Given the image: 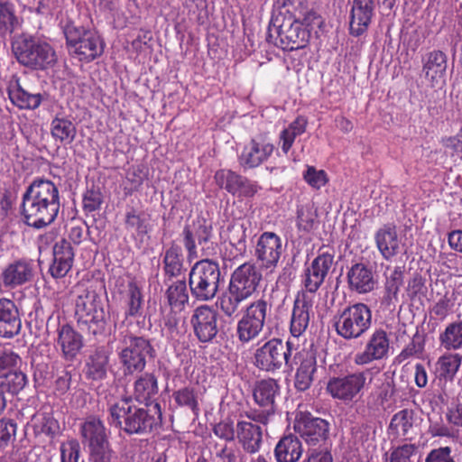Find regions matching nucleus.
I'll list each match as a JSON object with an SVG mask.
<instances>
[{
  "instance_id": "obj_1",
  "label": "nucleus",
  "mask_w": 462,
  "mask_h": 462,
  "mask_svg": "<svg viewBox=\"0 0 462 462\" xmlns=\"http://www.w3.org/2000/svg\"><path fill=\"white\" fill-rule=\"evenodd\" d=\"M60 208V190L50 180H33L23 194L22 216L24 223L35 229L51 225L57 218Z\"/></svg>"
},
{
  "instance_id": "obj_2",
  "label": "nucleus",
  "mask_w": 462,
  "mask_h": 462,
  "mask_svg": "<svg viewBox=\"0 0 462 462\" xmlns=\"http://www.w3.org/2000/svg\"><path fill=\"white\" fill-rule=\"evenodd\" d=\"M107 418L111 426L129 435H144L162 424L161 406L155 402L152 409L138 407L132 398H122L108 406Z\"/></svg>"
},
{
  "instance_id": "obj_3",
  "label": "nucleus",
  "mask_w": 462,
  "mask_h": 462,
  "mask_svg": "<svg viewBox=\"0 0 462 462\" xmlns=\"http://www.w3.org/2000/svg\"><path fill=\"white\" fill-rule=\"evenodd\" d=\"M285 5L284 0H276L268 29L269 38L276 36L274 44L282 50L293 51L306 46L310 37V29L303 28L298 14L293 13L291 4ZM293 5V3H292Z\"/></svg>"
},
{
  "instance_id": "obj_4",
  "label": "nucleus",
  "mask_w": 462,
  "mask_h": 462,
  "mask_svg": "<svg viewBox=\"0 0 462 462\" xmlns=\"http://www.w3.org/2000/svg\"><path fill=\"white\" fill-rule=\"evenodd\" d=\"M11 49L18 63L33 70L48 69L57 61L54 48L43 36L15 33L11 38Z\"/></svg>"
},
{
  "instance_id": "obj_5",
  "label": "nucleus",
  "mask_w": 462,
  "mask_h": 462,
  "mask_svg": "<svg viewBox=\"0 0 462 462\" xmlns=\"http://www.w3.org/2000/svg\"><path fill=\"white\" fill-rule=\"evenodd\" d=\"M75 302V317L78 328L93 337L106 333L107 319L101 296L91 287H79Z\"/></svg>"
},
{
  "instance_id": "obj_6",
  "label": "nucleus",
  "mask_w": 462,
  "mask_h": 462,
  "mask_svg": "<svg viewBox=\"0 0 462 462\" xmlns=\"http://www.w3.org/2000/svg\"><path fill=\"white\" fill-rule=\"evenodd\" d=\"M117 340L118 357L125 374L143 372L147 362L156 356L150 339L134 335L127 329L120 331Z\"/></svg>"
},
{
  "instance_id": "obj_7",
  "label": "nucleus",
  "mask_w": 462,
  "mask_h": 462,
  "mask_svg": "<svg viewBox=\"0 0 462 462\" xmlns=\"http://www.w3.org/2000/svg\"><path fill=\"white\" fill-rule=\"evenodd\" d=\"M332 322L337 334L342 338L358 339L372 325V311L365 303H355L338 310Z\"/></svg>"
},
{
  "instance_id": "obj_8",
  "label": "nucleus",
  "mask_w": 462,
  "mask_h": 462,
  "mask_svg": "<svg viewBox=\"0 0 462 462\" xmlns=\"http://www.w3.org/2000/svg\"><path fill=\"white\" fill-rule=\"evenodd\" d=\"M292 339H288L285 344L280 338H271L256 348L254 354V365L261 371L275 373L283 365L293 369L296 362L292 360V355L296 352Z\"/></svg>"
},
{
  "instance_id": "obj_9",
  "label": "nucleus",
  "mask_w": 462,
  "mask_h": 462,
  "mask_svg": "<svg viewBox=\"0 0 462 462\" xmlns=\"http://www.w3.org/2000/svg\"><path fill=\"white\" fill-rule=\"evenodd\" d=\"M220 277V268L217 261L206 258L197 262L189 275L191 295L197 300H211L218 291Z\"/></svg>"
},
{
  "instance_id": "obj_10",
  "label": "nucleus",
  "mask_w": 462,
  "mask_h": 462,
  "mask_svg": "<svg viewBox=\"0 0 462 462\" xmlns=\"http://www.w3.org/2000/svg\"><path fill=\"white\" fill-rule=\"evenodd\" d=\"M268 305L267 300L262 297L243 310L236 329L241 343H249L260 335L266 321Z\"/></svg>"
},
{
  "instance_id": "obj_11",
  "label": "nucleus",
  "mask_w": 462,
  "mask_h": 462,
  "mask_svg": "<svg viewBox=\"0 0 462 462\" xmlns=\"http://www.w3.org/2000/svg\"><path fill=\"white\" fill-rule=\"evenodd\" d=\"M366 373L356 371L331 376L326 386L327 393L346 404L355 402L366 386Z\"/></svg>"
},
{
  "instance_id": "obj_12",
  "label": "nucleus",
  "mask_w": 462,
  "mask_h": 462,
  "mask_svg": "<svg viewBox=\"0 0 462 462\" xmlns=\"http://www.w3.org/2000/svg\"><path fill=\"white\" fill-rule=\"evenodd\" d=\"M294 430L309 446L325 441L329 434V423L310 412H300L294 421Z\"/></svg>"
},
{
  "instance_id": "obj_13",
  "label": "nucleus",
  "mask_w": 462,
  "mask_h": 462,
  "mask_svg": "<svg viewBox=\"0 0 462 462\" xmlns=\"http://www.w3.org/2000/svg\"><path fill=\"white\" fill-rule=\"evenodd\" d=\"M195 337L201 343L212 342L218 334V313L208 305L196 308L190 317Z\"/></svg>"
},
{
  "instance_id": "obj_14",
  "label": "nucleus",
  "mask_w": 462,
  "mask_h": 462,
  "mask_svg": "<svg viewBox=\"0 0 462 462\" xmlns=\"http://www.w3.org/2000/svg\"><path fill=\"white\" fill-rule=\"evenodd\" d=\"M283 247L282 238L273 232H263L258 238L254 256L260 267L273 270L279 263Z\"/></svg>"
},
{
  "instance_id": "obj_15",
  "label": "nucleus",
  "mask_w": 462,
  "mask_h": 462,
  "mask_svg": "<svg viewBox=\"0 0 462 462\" xmlns=\"http://www.w3.org/2000/svg\"><path fill=\"white\" fill-rule=\"evenodd\" d=\"M262 277L257 266L253 263L246 262L231 273L228 286L249 299L257 291Z\"/></svg>"
},
{
  "instance_id": "obj_16",
  "label": "nucleus",
  "mask_w": 462,
  "mask_h": 462,
  "mask_svg": "<svg viewBox=\"0 0 462 462\" xmlns=\"http://www.w3.org/2000/svg\"><path fill=\"white\" fill-rule=\"evenodd\" d=\"M390 340L387 333L382 329H375L367 339L363 351L354 356L356 365H365L374 361L383 360L388 356Z\"/></svg>"
},
{
  "instance_id": "obj_17",
  "label": "nucleus",
  "mask_w": 462,
  "mask_h": 462,
  "mask_svg": "<svg viewBox=\"0 0 462 462\" xmlns=\"http://www.w3.org/2000/svg\"><path fill=\"white\" fill-rule=\"evenodd\" d=\"M334 263V254L328 252L319 254L305 269L302 283L310 293L316 292L329 273Z\"/></svg>"
},
{
  "instance_id": "obj_18",
  "label": "nucleus",
  "mask_w": 462,
  "mask_h": 462,
  "mask_svg": "<svg viewBox=\"0 0 462 462\" xmlns=\"http://www.w3.org/2000/svg\"><path fill=\"white\" fill-rule=\"evenodd\" d=\"M6 92L11 103L20 110H35L47 100L46 93H32L24 89L20 79L14 76L8 82Z\"/></svg>"
},
{
  "instance_id": "obj_19",
  "label": "nucleus",
  "mask_w": 462,
  "mask_h": 462,
  "mask_svg": "<svg viewBox=\"0 0 462 462\" xmlns=\"http://www.w3.org/2000/svg\"><path fill=\"white\" fill-rule=\"evenodd\" d=\"M347 284L350 291L358 294H366L373 291L378 281L373 267L365 263H356L346 273Z\"/></svg>"
},
{
  "instance_id": "obj_20",
  "label": "nucleus",
  "mask_w": 462,
  "mask_h": 462,
  "mask_svg": "<svg viewBox=\"0 0 462 462\" xmlns=\"http://www.w3.org/2000/svg\"><path fill=\"white\" fill-rule=\"evenodd\" d=\"M292 360L296 362L295 365L300 363L295 374L294 386L298 391L304 392L311 386L314 374L317 372L316 350L312 348L296 350Z\"/></svg>"
},
{
  "instance_id": "obj_21",
  "label": "nucleus",
  "mask_w": 462,
  "mask_h": 462,
  "mask_svg": "<svg viewBox=\"0 0 462 462\" xmlns=\"http://www.w3.org/2000/svg\"><path fill=\"white\" fill-rule=\"evenodd\" d=\"M273 150V143L263 139H252L238 156L239 165L245 170L256 168L271 157Z\"/></svg>"
},
{
  "instance_id": "obj_22",
  "label": "nucleus",
  "mask_w": 462,
  "mask_h": 462,
  "mask_svg": "<svg viewBox=\"0 0 462 462\" xmlns=\"http://www.w3.org/2000/svg\"><path fill=\"white\" fill-rule=\"evenodd\" d=\"M57 349L66 361H74L84 346L83 336L69 324L57 328Z\"/></svg>"
},
{
  "instance_id": "obj_23",
  "label": "nucleus",
  "mask_w": 462,
  "mask_h": 462,
  "mask_svg": "<svg viewBox=\"0 0 462 462\" xmlns=\"http://www.w3.org/2000/svg\"><path fill=\"white\" fill-rule=\"evenodd\" d=\"M375 13L374 0H353L350 11L349 32L355 37L364 34Z\"/></svg>"
},
{
  "instance_id": "obj_24",
  "label": "nucleus",
  "mask_w": 462,
  "mask_h": 462,
  "mask_svg": "<svg viewBox=\"0 0 462 462\" xmlns=\"http://www.w3.org/2000/svg\"><path fill=\"white\" fill-rule=\"evenodd\" d=\"M53 260L49 273L55 278H63L71 270L74 262V249L69 241L62 238L52 248Z\"/></svg>"
},
{
  "instance_id": "obj_25",
  "label": "nucleus",
  "mask_w": 462,
  "mask_h": 462,
  "mask_svg": "<svg viewBox=\"0 0 462 462\" xmlns=\"http://www.w3.org/2000/svg\"><path fill=\"white\" fill-rule=\"evenodd\" d=\"M33 276L32 262L21 259L9 263L1 273L0 281L5 288L14 289L30 282Z\"/></svg>"
},
{
  "instance_id": "obj_26",
  "label": "nucleus",
  "mask_w": 462,
  "mask_h": 462,
  "mask_svg": "<svg viewBox=\"0 0 462 462\" xmlns=\"http://www.w3.org/2000/svg\"><path fill=\"white\" fill-rule=\"evenodd\" d=\"M22 321L15 303L8 299H0V337L13 338L20 333Z\"/></svg>"
},
{
  "instance_id": "obj_27",
  "label": "nucleus",
  "mask_w": 462,
  "mask_h": 462,
  "mask_svg": "<svg viewBox=\"0 0 462 462\" xmlns=\"http://www.w3.org/2000/svg\"><path fill=\"white\" fill-rule=\"evenodd\" d=\"M311 312L312 300L305 294L298 296L294 300L290 324V332L294 338L306 331Z\"/></svg>"
},
{
  "instance_id": "obj_28",
  "label": "nucleus",
  "mask_w": 462,
  "mask_h": 462,
  "mask_svg": "<svg viewBox=\"0 0 462 462\" xmlns=\"http://www.w3.org/2000/svg\"><path fill=\"white\" fill-rule=\"evenodd\" d=\"M374 240L383 259L390 260L399 254L401 239L394 224L388 223L380 227L374 234Z\"/></svg>"
},
{
  "instance_id": "obj_29",
  "label": "nucleus",
  "mask_w": 462,
  "mask_h": 462,
  "mask_svg": "<svg viewBox=\"0 0 462 462\" xmlns=\"http://www.w3.org/2000/svg\"><path fill=\"white\" fill-rule=\"evenodd\" d=\"M236 437L245 452L255 454L263 443V430L252 421L239 420L236 424Z\"/></svg>"
},
{
  "instance_id": "obj_30",
  "label": "nucleus",
  "mask_w": 462,
  "mask_h": 462,
  "mask_svg": "<svg viewBox=\"0 0 462 462\" xmlns=\"http://www.w3.org/2000/svg\"><path fill=\"white\" fill-rule=\"evenodd\" d=\"M447 56L439 50L430 51L422 58V71L434 87L445 80Z\"/></svg>"
},
{
  "instance_id": "obj_31",
  "label": "nucleus",
  "mask_w": 462,
  "mask_h": 462,
  "mask_svg": "<svg viewBox=\"0 0 462 462\" xmlns=\"http://www.w3.org/2000/svg\"><path fill=\"white\" fill-rule=\"evenodd\" d=\"M158 393V379L153 373H143L134 382L133 398L139 403L153 404Z\"/></svg>"
},
{
  "instance_id": "obj_32",
  "label": "nucleus",
  "mask_w": 462,
  "mask_h": 462,
  "mask_svg": "<svg viewBox=\"0 0 462 462\" xmlns=\"http://www.w3.org/2000/svg\"><path fill=\"white\" fill-rule=\"evenodd\" d=\"M281 387L277 380L266 378L256 381L253 389L254 402L265 409H275V400L280 395Z\"/></svg>"
},
{
  "instance_id": "obj_33",
  "label": "nucleus",
  "mask_w": 462,
  "mask_h": 462,
  "mask_svg": "<svg viewBox=\"0 0 462 462\" xmlns=\"http://www.w3.org/2000/svg\"><path fill=\"white\" fill-rule=\"evenodd\" d=\"M184 269V259L180 245L171 243L162 253L164 283L179 277Z\"/></svg>"
},
{
  "instance_id": "obj_34",
  "label": "nucleus",
  "mask_w": 462,
  "mask_h": 462,
  "mask_svg": "<svg viewBox=\"0 0 462 462\" xmlns=\"http://www.w3.org/2000/svg\"><path fill=\"white\" fill-rule=\"evenodd\" d=\"M303 452L302 444L293 434L282 437L275 446L274 457L277 462H297Z\"/></svg>"
},
{
  "instance_id": "obj_35",
  "label": "nucleus",
  "mask_w": 462,
  "mask_h": 462,
  "mask_svg": "<svg viewBox=\"0 0 462 462\" xmlns=\"http://www.w3.org/2000/svg\"><path fill=\"white\" fill-rule=\"evenodd\" d=\"M201 397L202 393L198 384H189L172 393V398L178 407L188 409L195 415L199 414Z\"/></svg>"
},
{
  "instance_id": "obj_36",
  "label": "nucleus",
  "mask_w": 462,
  "mask_h": 462,
  "mask_svg": "<svg viewBox=\"0 0 462 462\" xmlns=\"http://www.w3.org/2000/svg\"><path fill=\"white\" fill-rule=\"evenodd\" d=\"M79 46L78 57L80 60L89 62L101 56L104 52L105 42L96 31L87 32L83 42Z\"/></svg>"
},
{
  "instance_id": "obj_37",
  "label": "nucleus",
  "mask_w": 462,
  "mask_h": 462,
  "mask_svg": "<svg viewBox=\"0 0 462 462\" xmlns=\"http://www.w3.org/2000/svg\"><path fill=\"white\" fill-rule=\"evenodd\" d=\"M246 300L248 299L242 293L227 286L226 291L218 298L217 305L226 317L235 319L242 313L241 305Z\"/></svg>"
},
{
  "instance_id": "obj_38",
  "label": "nucleus",
  "mask_w": 462,
  "mask_h": 462,
  "mask_svg": "<svg viewBox=\"0 0 462 462\" xmlns=\"http://www.w3.org/2000/svg\"><path fill=\"white\" fill-rule=\"evenodd\" d=\"M51 134L60 144H70L77 134L76 125L65 116L57 115L51 122Z\"/></svg>"
},
{
  "instance_id": "obj_39",
  "label": "nucleus",
  "mask_w": 462,
  "mask_h": 462,
  "mask_svg": "<svg viewBox=\"0 0 462 462\" xmlns=\"http://www.w3.org/2000/svg\"><path fill=\"white\" fill-rule=\"evenodd\" d=\"M22 19L15 14L13 4L0 3V36L2 38L15 34V32L22 26Z\"/></svg>"
},
{
  "instance_id": "obj_40",
  "label": "nucleus",
  "mask_w": 462,
  "mask_h": 462,
  "mask_svg": "<svg viewBox=\"0 0 462 462\" xmlns=\"http://www.w3.org/2000/svg\"><path fill=\"white\" fill-rule=\"evenodd\" d=\"M60 27L65 36L66 43L71 52L78 55L79 46L83 42V37L87 32H91L92 30L86 29L82 26H76L75 23L69 19H61Z\"/></svg>"
},
{
  "instance_id": "obj_41",
  "label": "nucleus",
  "mask_w": 462,
  "mask_h": 462,
  "mask_svg": "<svg viewBox=\"0 0 462 462\" xmlns=\"http://www.w3.org/2000/svg\"><path fill=\"white\" fill-rule=\"evenodd\" d=\"M285 5L292 4L291 8L294 7L293 13L291 14H298L299 21L303 28H310V32L315 28H319L322 24L321 17L314 11L310 10L306 3V0H284Z\"/></svg>"
},
{
  "instance_id": "obj_42",
  "label": "nucleus",
  "mask_w": 462,
  "mask_h": 462,
  "mask_svg": "<svg viewBox=\"0 0 462 462\" xmlns=\"http://www.w3.org/2000/svg\"><path fill=\"white\" fill-rule=\"evenodd\" d=\"M81 435L88 448L107 441L103 422L95 417L88 419L82 424Z\"/></svg>"
},
{
  "instance_id": "obj_43",
  "label": "nucleus",
  "mask_w": 462,
  "mask_h": 462,
  "mask_svg": "<svg viewBox=\"0 0 462 462\" xmlns=\"http://www.w3.org/2000/svg\"><path fill=\"white\" fill-rule=\"evenodd\" d=\"M123 299L125 307V315L126 318L137 317L142 314L143 299L141 289L136 282H128Z\"/></svg>"
},
{
  "instance_id": "obj_44",
  "label": "nucleus",
  "mask_w": 462,
  "mask_h": 462,
  "mask_svg": "<svg viewBox=\"0 0 462 462\" xmlns=\"http://www.w3.org/2000/svg\"><path fill=\"white\" fill-rule=\"evenodd\" d=\"M416 420L415 411L412 409H403L392 417L389 428L397 435L406 437L412 432Z\"/></svg>"
},
{
  "instance_id": "obj_45",
  "label": "nucleus",
  "mask_w": 462,
  "mask_h": 462,
  "mask_svg": "<svg viewBox=\"0 0 462 462\" xmlns=\"http://www.w3.org/2000/svg\"><path fill=\"white\" fill-rule=\"evenodd\" d=\"M167 302L172 310H181L189 302V293L185 280H178L171 283L166 291Z\"/></svg>"
},
{
  "instance_id": "obj_46",
  "label": "nucleus",
  "mask_w": 462,
  "mask_h": 462,
  "mask_svg": "<svg viewBox=\"0 0 462 462\" xmlns=\"http://www.w3.org/2000/svg\"><path fill=\"white\" fill-rule=\"evenodd\" d=\"M33 432L36 436L45 435L51 439H54L60 432L58 420L51 414L38 413L32 420Z\"/></svg>"
},
{
  "instance_id": "obj_47",
  "label": "nucleus",
  "mask_w": 462,
  "mask_h": 462,
  "mask_svg": "<svg viewBox=\"0 0 462 462\" xmlns=\"http://www.w3.org/2000/svg\"><path fill=\"white\" fill-rule=\"evenodd\" d=\"M149 219L150 216L144 211L131 208L125 212V226L127 230L143 236L148 234Z\"/></svg>"
},
{
  "instance_id": "obj_48",
  "label": "nucleus",
  "mask_w": 462,
  "mask_h": 462,
  "mask_svg": "<svg viewBox=\"0 0 462 462\" xmlns=\"http://www.w3.org/2000/svg\"><path fill=\"white\" fill-rule=\"evenodd\" d=\"M403 270L401 266H396L389 275H386L384 284L385 295L383 302L387 305L394 304L398 301V293L403 283Z\"/></svg>"
},
{
  "instance_id": "obj_49",
  "label": "nucleus",
  "mask_w": 462,
  "mask_h": 462,
  "mask_svg": "<svg viewBox=\"0 0 462 462\" xmlns=\"http://www.w3.org/2000/svg\"><path fill=\"white\" fill-rule=\"evenodd\" d=\"M27 383V376L21 371L12 370L0 374V390L5 393L16 394L22 391Z\"/></svg>"
},
{
  "instance_id": "obj_50",
  "label": "nucleus",
  "mask_w": 462,
  "mask_h": 462,
  "mask_svg": "<svg viewBox=\"0 0 462 462\" xmlns=\"http://www.w3.org/2000/svg\"><path fill=\"white\" fill-rule=\"evenodd\" d=\"M108 356L104 350L95 351L87 362V376L93 380H100L106 375Z\"/></svg>"
},
{
  "instance_id": "obj_51",
  "label": "nucleus",
  "mask_w": 462,
  "mask_h": 462,
  "mask_svg": "<svg viewBox=\"0 0 462 462\" xmlns=\"http://www.w3.org/2000/svg\"><path fill=\"white\" fill-rule=\"evenodd\" d=\"M440 346L445 349H458L462 346V321L448 324L439 335Z\"/></svg>"
},
{
  "instance_id": "obj_52",
  "label": "nucleus",
  "mask_w": 462,
  "mask_h": 462,
  "mask_svg": "<svg viewBox=\"0 0 462 462\" xmlns=\"http://www.w3.org/2000/svg\"><path fill=\"white\" fill-rule=\"evenodd\" d=\"M461 365L458 354H448L440 356L436 364L439 377L452 380Z\"/></svg>"
},
{
  "instance_id": "obj_53",
  "label": "nucleus",
  "mask_w": 462,
  "mask_h": 462,
  "mask_svg": "<svg viewBox=\"0 0 462 462\" xmlns=\"http://www.w3.org/2000/svg\"><path fill=\"white\" fill-rule=\"evenodd\" d=\"M241 178V175L226 169L218 170L214 175L216 184L232 195L237 193V187Z\"/></svg>"
},
{
  "instance_id": "obj_54",
  "label": "nucleus",
  "mask_w": 462,
  "mask_h": 462,
  "mask_svg": "<svg viewBox=\"0 0 462 462\" xmlns=\"http://www.w3.org/2000/svg\"><path fill=\"white\" fill-rule=\"evenodd\" d=\"M317 219V212L310 205H301L297 208L296 226L300 231L310 232Z\"/></svg>"
},
{
  "instance_id": "obj_55",
  "label": "nucleus",
  "mask_w": 462,
  "mask_h": 462,
  "mask_svg": "<svg viewBox=\"0 0 462 462\" xmlns=\"http://www.w3.org/2000/svg\"><path fill=\"white\" fill-rule=\"evenodd\" d=\"M104 195L98 187L92 185L83 194L82 208L86 214L97 211L101 208Z\"/></svg>"
},
{
  "instance_id": "obj_56",
  "label": "nucleus",
  "mask_w": 462,
  "mask_h": 462,
  "mask_svg": "<svg viewBox=\"0 0 462 462\" xmlns=\"http://www.w3.org/2000/svg\"><path fill=\"white\" fill-rule=\"evenodd\" d=\"M247 222L236 220L227 226L228 244H236L241 250L242 245H246Z\"/></svg>"
},
{
  "instance_id": "obj_57",
  "label": "nucleus",
  "mask_w": 462,
  "mask_h": 462,
  "mask_svg": "<svg viewBox=\"0 0 462 462\" xmlns=\"http://www.w3.org/2000/svg\"><path fill=\"white\" fill-rule=\"evenodd\" d=\"M17 423L9 418L0 419V449H4L15 440Z\"/></svg>"
},
{
  "instance_id": "obj_58",
  "label": "nucleus",
  "mask_w": 462,
  "mask_h": 462,
  "mask_svg": "<svg viewBox=\"0 0 462 462\" xmlns=\"http://www.w3.org/2000/svg\"><path fill=\"white\" fill-rule=\"evenodd\" d=\"M80 444L76 439H69L60 445V462H79Z\"/></svg>"
},
{
  "instance_id": "obj_59",
  "label": "nucleus",
  "mask_w": 462,
  "mask_h": 462,
  "mask_svg": "<svg viewBox=\"0 0 462 462\" xmlns=\"http://www.w3.org/2000/svg\"><path fill=\"white\" fill-rule=\"evenodd\" d=\"M195 236L198 239L199 245L202 246L203 255L206 257H209L213 254V248L205 247L206 245L208 244L211 236H212V227L211 226L206 225L205 221H198V226L195 230Z\"/></svg>"
},
{
  "instance_id": "obj_60",
  "label": "nucleus",
  "mask_w": 462,
  "mask_h": 462,
  "mask_svg": "<svg viewBox=\"0 0 462 462\" xmlns=\"http://www.w3.org/2000/svg\"><path fill=\"white\" fill-rule=\"evenodd\" d=\"M424 349V344L420 336L415 335L411 341L396 356L399 363H402L411 356L420 354Z\"/></svg>"
},
{
  "instance_id": "obj_61",
  "label": "nucleus",
  "mask_w": 462,
  "mask_h": 462,
  "mask_svg": "<svg viewBox=\"0 0 462 462\" xmlns=\"http://www.w3.org/2000/svg\"><path fill=\"white\" fill-rule=\"evenodd\" d=\"M425 462H457L452 455V448L448 446L431 449L425 457Z\"/></svg>"
},
{
  "instance_id": "obj_62",
  "label": "nucleus",
  "mask_w": 462,
  "mask_h": 462,
  "mask_svg": "<svg viewBox=\"0 0 462 462\" xmlns=\"http://www.w3.org/2000/svg\"><path fill=\"white\" fill-rule=\"evenodd\" d=\"M89 451L93 462H112L113 452L108 441L90 447Z\"/></svg>"
},
{
  "instance_id": "obj_63",
  "label": "nucleus",
  "mask_w": 462,
  "mask_h": 462,
  "mask_svg": "<svg viewBox=\"0 0 462 462\" xmlns=\"http://www.w3.org/2000/svg\"><path fill=\"white\" fill-rule=\"evenodd\" d=\"M415 444H404L393 449L390 462H410V458L416 453Z\"/></svg>"
},
{
  "instance_id": "obj_64",
  "label": "nucleus",
  "mask_w": 462,
  "mask_h": 462,
  "mask_svg": "<svg viewBox=\"0 0 462 462\" xmlns=\"http://www.w3.org/2000/svg\"><path fill=\"white\" fill-rule=\"evenodd\" d=\"M22 362L18 354L12 350H0V374L12 371Z\"/></svg>"
}]
</instances>
